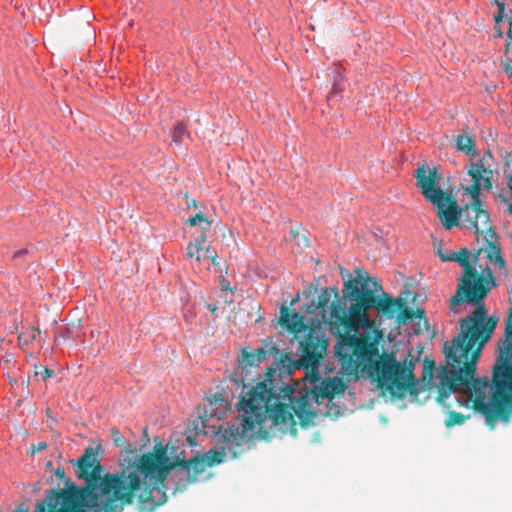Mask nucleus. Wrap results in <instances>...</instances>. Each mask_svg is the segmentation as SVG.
Listing matches in <instances>:
<instances>
[{
	"label": "nucleus",
	"mask_w": 512,
	"mask_h": 512,
	"mask_svg": "<svg viewBox=\"0 0 512 512\" xmlns=\"http://www.w3.org/2000/svg\"><path fill=\"white\" fill-rule=\"evenodd\" d=\"M418 312H419V321H418V323L416 324V328H415V332H416V333H420V331H421V322H423L424 327H426V326H427V320H426V318L423 316L424 311H423V310H421V311L419 310Z\"/></svg>",
	"instance_id": "26"
},
{
	"label": "nucleus",
	"mask_w": 512,
	"mask_h": 512,
	"mask_svg": "<svg viewBox=\"0 0 512 512\" xmlns=\"http://www.w3.org/2000/svg\"><path fill=\"white\" fill-rule=\"evenodd\" d=\"M414 177L417 181V187L421 189L425 199L435 207L446 206L450 201V194L445 193L440 187V176L436 167H418L415 170Z\"/></svg>",
	"instance_id": "10"
},
{
	"label": "nucleus",
	"mask_w": 512,
	"mask_h": 512,
	"mask_svg": "<svg viewBox=\"0 0 512 512\" xmlns=\"http://www.w3.org/2000/svg\"><path fill=\"white\" fill-rule=\"evenodd\" d=\"M39 329L32 327V326H23L21 328V331L18 335V341L20 345H28L32 343L35 339L37 334H39Z\"/></svg>",
	"instance_id": "17"
},
{
	"label": "nucleus",
	"mask_w": 512,
	"mask_h": 512,
	"mask_svg": "<svg viewBox=\"0 0 512 512\" xmlns=\"http://www.w3.org/2000/svg\"><path fill=\"white\" fill-rule=\"evenodd\" d=\"M205 243L206 235L200 233L188 244L186 256L188 258H195L199 264L211 262L213 265H219L216 262L218 258L217 252L209 245L204 247Z\"/></svg>",
	"instance_id": "12"
},
{
	"label": "nucleus",
	"mask_w": 512,
	"mask_h": 512,
	"mask_svg": "<svg viewBox=\"0 0 512 512\" xmlns=\"http://www.w3.org/2000/svg\"><path fill=\"white\" fill-rule=\"evenodd\" d=\"M499 355L494 365L496 386L512 387V306L506 319L505 339L499 341Z\"/></svg>",
	"instance_id": "9"
},
{
	"label": "nucleus",
	"mask_w": 512,
	"mask_h": 512,
	"mask_svg": "<svg viewBox=\"0 0 512 512\" xmlns=\"http://www.w3.org/2000/svg\"><path fill=\"white\" fill-rule=\"evenodd\" d=\"M344 298L350 301V306H342L338 300V293L325 288L318 296L317 303H312L309 309L319 316V322L330 325L335 333L340 328L347 333L354 332L359 336L360 329L373 330L375 322L368 315L370 308L393 318L396 308L400 307L397 300H393L383 292L381 285L372 278L357 277L344 285Z\"/></svg>",
	"instance_id": "4"
},
{
	"label": "nucleus",
	"mask_w": 512,
	"mask_h": 512,
	"mask_svg": "<svg viewBox=\"0 0 512 512\" xmlns=\"http://www.w3.org/2000/svg\"><path fill=\"white\" fill-rule=\"evenodd\" d=\"M280 321L287 329L294 333L302 332L305 329L304 317L296 312L290 313L285 306L280 310Z\"/></svg>",
	"instance_id": "14"
},
{
	"label": "nucleus",
	"mask_w": 512,
	"mask_h": 512,
	"mask_svg": "<svg viewBox=\"0 0 512 512\" xmlns=\"http://www.w3.org/2000/svg\"><path fill=\"white\" fill-rule=\"evenodd\" d=\"M335 355L348 373L361 371L373 382L392 391H403L414 382L412 360L400 363L394 355H380L363 334L342 337L335 346Z\"/></svg>",
	"instance_id": "5"
},
{
	"label": "nucleus",
	"mask_w": 512,
	"mask_h": 512,
	"mask_svg": "<svg viewBox=\"0 0 512 512\" xmlns=\"http://www.w3.org/2000/svg\"><path fill=\"white\" fill-rule=\"evenodd\" d=\"M344 82L339 81L337 78L333 80L330 97L340 94L344 90Z\"/></svg>",
	"instance_id": "24"
},
{
	"label": "nucleus",
	"mask_w": 512,
	"mask_h": 512,
	"mask_svg": "<svg viewBox=\"0 0 512 512\" xmlns=\"http://www.w3.org/2000/svg\"><path fill=\"white\" fill-rule=\"evenodd\" d=\"M54 370L53 369H49V368H44L42 372H36V376L37 375H41V378L43 381H46L47 379H49L50 377H52L54 375Z\"/></svg>",
	"instance_id": "25"
},
{
	"label": "nucleus",
	"mask_w": 512,
	"mask_h": 512,
	"mask_svg": "<svg viewBox=\"0 0 512 512\" xmlns=\"http://www.w3.org/2000/svg\"><path fill=\"white\" fill-rule=\"evenodd\" d=\"M456 147L459 151L464 152L470 159H476V151L474 149V140L467 135H458L456 140Z\"/></svg>",
	"instance_id": "16"
},
{
	"label": "nucleus",
	"mask_w": 512,
	"mask_h": 512,
	"mask_svg": "<svg viewBox=\"0 0 512 512\" xmlns=\"http://www.w3.org/2000/svg\"><path fill=\"white\" fill-rule=\"evenodd\" d=\"M179 466L187 470L188 473H190V471H194L195 473H201L205 469V460L199 459L198 457H194L189 461H181L179 463Z\"/></svg>",
	"instance_id": "18"
},
{
	"label": "nucleus",
	"mask_w": 512,
	"mask_h": 512,
	"mask_svg": "<svg viewBox=\"0 0 512 512\" xmlns=\"http://www.w3.org/2000/svg\"><path fill=\"white\" fill-rule=\"evenodd\" d=\"M190 226L199 225L201 227V233L205 234L206 230L210 229L211 222L207 220V218L202 213H197L195 216L191 217L187 221Z\"/></svg>",
	"instance_id": "20"
},
{
	"label": "nucleus",
	"mask_w": 512,
	"mask_h": 512,
	"mask_svg": "<svg viewBox=\"0 0 512 512\" xmlns=\"http://www.w3.org/2000/svg\"><path fill=\"white\" fill-rule=\"evenodd\" d=\"M328 348V339L324 334L312 330L301 342V357L299 366L305 369V378L311 385V395L307 392L298 395L294 394L291 387L286 386L276 395L280 401L284 402L285 407L302 420H308L314 415V408L311 400L322 404L325 401H331L335 395L342 394L345 391V384L339 377H321L318 367L320 359L324 357Z\"/></svg>",
	"instance_id": "6"
},
{
	"label": "nucleus",
	"mask_w": 512,
	"mask_h": 512,
	"mask_svg": "<svg viewBox=\"0 0 512 512\" xmlns=\"http://www.w3.org/2000/svg\"><path fill=\"white\" fill-rule=\"evenodd\" d=\"M18 512H22V511H18Z\"/></svg>",
	"instance_id": "33"
},
{
	"label": "nucleus",
	"mask_w": 512,
	"mask_h": 512,
	"mask_svg": "<svg viewBox=\"0 0 512 512\" xmlns=\"http://www.w3.org/2000/svg\"><path fill=\"white\" fill-rule=\"evenodd\" d=\"M460 224L476 233L490 227L489 213L482 208L481 199H471V204L460 208Z\"/></svg>",
	"instance_id": "11"
},
{
	"label": "nucleus",
	"mask_w": 512,
	"mask_h": 512,
	"mask_svg": "<svg viewBox=\"0 0 512 512\" xmlns=\"http://www.w3.org/2000/svg\"><path fill=\"white\" fill-rule=\"evenodd\" d=\"M495 262H496V264H499L500 267L504 266V260L499 255L496 257V261Z\"/></svg>",
	"instance_id": "30"
},
{
	"label": "nucleus",
	"mask_w": 512,
	"mask_h": 512,
	"mask_svg": "<svg viewBox=\"0 0 512 512\" xmlns=\"http://www.w3.org/2000/svg\"><path fill=\"white\" fill-rule=\"evenodd\" d=\"M27 253L28 252H27L26 249H21V250H19V251L14 253L13 258L14 259H18V258L22 257L23 255H26Z\"/></svg>",
	"instance_id": "29"
},
{
	"label": "nucleus",
	"mask_w": 512,
	"mask_h": 512,
	"mask_svg": "<svg viewBox=\"0 0 512 512\" xmlns=\"http://www.w3.org/2000/svg\"><path fill=\"white\" fill-rule=\"evenodd\" d=\"M496 3H497V6H498V13L495 16V21L499 22L503 18V14H504V10H505V5H504V3H500L497 0H496Z\"/></svg>",
	"instance_id": "27"
},
{
	"label": "nucleus",
	"mask_w": 512,
	"mask_h": 512,
	"mask_svg": "<svg viewBox=\"0 0 512 512\" xmlns=\"http://www.w3.org/2000/svg\"><path fill=\"white\" fill-rule=\"evenodd\" d=\"M495 161L491 151H486L478 159H470L466 166V178L462 189L471 199H481L493 187Z\"/></svg>",
	"instance_id": "8"
},
{
	"label": "nucleus",
	"mask_w": 512,
	"mask_h": 512,
	"mask_svg": "<svg viewBox=\"0 0 512 512\" xmlns=\"http://www.w3.org/2000/svg\"><path fill=\"white\" fill-rule=\"evenodd\" d=\"M508 187H509V190H510V198H509L510 203H509V205L507 207V211H508L509 214L512 215V175H510L509 178H508Z\"/></svg>",
	"instance_id": "28"
},
{
	"label": "nucleus",
	"mask_w": 512,
	"mask_h": 512,
	"mask_svg": "<svg viewBox=\"0 0 512 512\" xmlns=\"http://www.w3.org/2000/svg\"><path fill=\"white\" fill-rule=\"evenodd\" d=\"M265 358L266 350L264 348H258L251 351L243 349L239 362L243 368H246L248 366L257 367Z\"/></svg>",
	"instance_id": "15"
},
{
	"label": "nucleus",
	"mask_w": 512,
	"mask_h": 512,
	"mask_svg": "<svg viewBox=\"0 0 512 512\" xmlns=\"http://www.w3.org/2000/svg\"><path fill=\"white\" fill-rule=\"evenodd\" d=\"M497 319H486L479 308L460 320V333L446 341L443 351L446 366L436 374L439 402L448 412L447 426L462 424L464 416L452 410L454 405L473 408L487 422L500 419L512 402V386L498 388L495 376L475 378L476 364L485 344L491 339Z\"/></svg>",
	"instance_id": "1"
},
{
	"label": "nucleus",
	"mask_w": 512,
	"mask_h": 512,
	"mask_svg": "<svg viewBox=\"0 0 512 512\" xmlns=\"http://www.w3.org/2000/svg\"><path fill=\"white\" fill-rule=\"evenodd\" d=\"M437 209L439 219L446 229L450 230L460 225V208L455 201H452L451 197L446 206L437 207Z\"/></svg>",
	"instance_id": "13"
},
{
	"label": "nucleus",
	"mask_w": 512,
	"mask_h": 512,
	"mask_svg": "<svg viewBox=\"0 0 512 512\" xmlns=\"http://www.w3.org/2000/svg\"><path fill=\"white\" fill-rule=\"evenodd\" d=\"M437 254L443 262H456L463 267V273L459 278L456 293L450 299V311L457 314L461 312L463 305H474L476 308L469 315L482 308L486 319H495L494 317H488L484 306V299L494 285L491 272L479 274L469 264L470 253L466 248H461L458 251L439 248Z\"/></svg>",
	"instance_id": "7"
},
{
	"label": "nucleus",
	"mask_w": 512,
	"mask_h": 512,
	"mask_svg": "<svg viewBox=\"0 0 512 512\" xmlns=\"http://www.w3.org/2000/svg\"><path fill=\"white\" fill-rule=\"evenodd\" d=\"M187 132V127L183 122H177L171 132L172 142L180 145L183 142V138Z\"/></svg>",
	"instance_id": "19"
},
{
	"label": "nucleus",
	"mask_w": 512,
	"mask_h": 512,
	"mask_svg": "<svg viewBox=\"0 0 512 512\" xmlns=\"http://www.w3.org/2000/svg\"><path fill=\"white\" fill-rule=\"evenodd\" d=\"M45 447H46V444H45V443H40V444H39V449H40V450H41V449H44Z\"/></svg>",
	"instance_id": "32"
},
{
	"label": "nucleus",
	"mask_w": 512,
	"mask_h": 512,
	"mask_svg": "<svg viewBox=\"0 0 512 512\" xmlns=\"http://www.w3.org/2000/svg\"><path fill=\"white\" fill-rule=\"evenodd\" d=\"M175 463L168 457L164 446H155L153 452L144 454L117 473L102 477L103 468L93 448H87L78 460L77 476L89 489L87 505L94 512H114L116 501L124 504L139 503L148 510L166 502L165 491L160 487ZM48 512H79L78 497L74 492L51 490L45 499ZM27 510L19 507L15 512ZM34 512H45V503L38 502Z\"/></svg>",
	"instance_id": "2"
},
{
	"label": "nucleus",
	"mask_w": 512,
	"mask_h": 512,
	"mask_svg": "<svg viewBox=\"0 0 512 512\" xmlns=\"http://www.w3.org/2000/svg\"><path fill=\"white\" fill-rule=\"evenodd\" d=\"M344 71L345 69L343 68V66L339 63H336L333 65V80H335V78H337L339 81H345V76H344Z\"/></svg>",
	"instance_id": "23"
},
{
	"label": "nucleus",
	"mask_w": 512,
	"mask_h": 512,
	"mask_svg": "<svg viewBox=\"0 0 512 512\" xmlns=\"http://www.w3.org/2000/svg\"><path fill=\"white\" fill-rule=\"evenodd\" d=\"M72 331L67 326H59L55 331V340H67L71 337Z\"/></svg>",
	"instance_id": "22"
},
{
	"label": "nucleus",
	"mask_w": 512,
	"mask_h": 512,
	"mask_svg": "<svg viewBox=\"0 0 512 512\" xmlns=\"http://www.w3.org/2000/svg\"><path fill=\"white\" fill-rule=\"evenodd\" d=\"M284 404L276 395L275 380L267 378L247 392L242 391L237 404L238 417L223 428L221 421L230 410V404L222 394H214L204 405L203 414L199 417L202 432L215 437L221 445L219 451L210 450L206 454L207 463H221L226 456V449L231 450L233 445H240L246 438H251L266 420L271 421L270 426L292 427L295 421Z\"/></svg>",
	"instance_id": "3"
},
{
	"label": "nucleus",
	"mask_w": 512,
	"mask_h": 512,
	"mask_svg": "<svg viewBox=\"0 0 512 512\" xmlns=\"http://www.w3.org/2000/svg\"><path fill=\"white\" fill-rule=\"evenodd\" d=\"M207 308L211 313H214L217 310V306L214 304H207Z\"/></svg>",
	"instance_id": "31"
},
{
	"label": "nucleus",
	"mask_w": 512,
	"mask_h": 512,
	"mask_svg": "<svg viewBox=\"0 0 512 512\" xmlns=\"http://www.w3.org/2000/svg\"><path fill=\"white\" fill-rule=\"evenodd\" d=\"M110 435L115 446L124 447L126 445V440L124 436L120 433V431L117 428H112L110 430Z\"/></svg>",
	"instance_id": "21"
}]
</instances>
